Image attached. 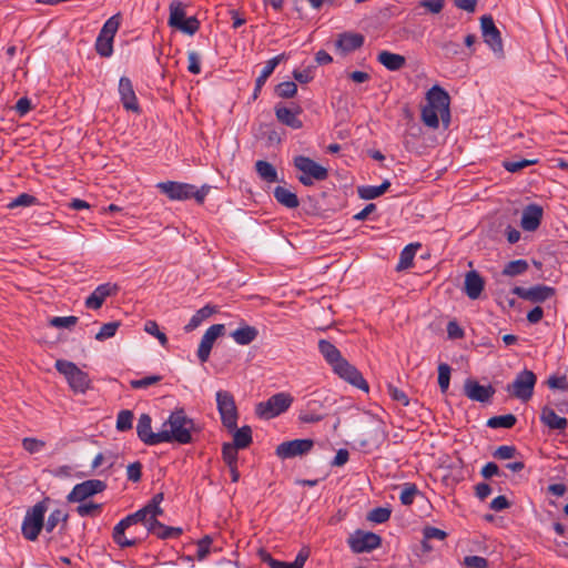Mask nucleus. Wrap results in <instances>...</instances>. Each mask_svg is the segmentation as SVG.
<instances>
[{"instance_id":"obj_54","label":"nucleus","mask_w":568,"mask_h":568,"mask_svg":"<svg viewBox=\"0 0 568 568\" xmlns=\"http://www.w3.org/2000/svg\"><path fill=\"white\" fill-rule=\"evenodd\" d=\"M390 517V510L388 508L384 507H377L369 511L367 518L368 520L376 523V524H383L387 521Z\"/></svg>"},{"instance_id":"obj_37","label":"nucleus","mask_w":568,"mask_h":568,"mask_svg":"<svg viewBox=\"0 0 568 568\" xmlns=\"http://www.w3.org/2000/svg\"><path fill=\"white\" fill-rule=\"evenodd\" d=\"M420 247L419 243L416 244H408L404 247V250L400 252L399 255V262L397 264V270H406L409 268L413 264L414 256L416 254V251Z\"/></svg>"},{"instance_id":"obj_5","label":"nucleus","mask_w":568,"mask_h":568,"mask_svg":"<svg viewBox=\"0 0 568 568\" xmlns=\"http://www.w3.org/2000/svg\"><path fill=\"white\" fill-rule=\"evenodd\" d=\"M47 509V503L42 500L27 510L21 526L22 536L27 540L34 541L39 537L41 530L44 528V515Z\"/></svg>"},{"instance_id":"obj_31","label":"nucleus","mask_w":568,"mask_h":568,"mask_svg":"<svg viewBox=\"0 0 568 568\" xmlns=\"http://www.w3.org/2000/svg\"><path fill=\"white\" fill-rule=\"evenodd\" d=\"M257 329L250 325L241 326L231 333L232 338L239 345H248L257 337Z\"/></svg>"},{"instance_id":"obj_64","label":"nucleus","mask_w":568,"mask_h":568,"mask_svg":"<svg viewBox=\"0 0 568 568\" xmlns=\"http://www.w3.org/2000/svg\"><path fill=\"white\" fill-rule=\"evenodd\" d=\"M464 565L468 568H487L488 561L480 556H466L464 558Z\"/></svg>"},{"instance_id":"obj_40","label":"nucleus","mask_w":568,"mask_h":568,"mask_svg":"<svg viewBox=\"0 0 568 568\" xmlns=\"http://www.w3.org/2000/svg\"><path fill=\"white\" fill-rule=\"evenodd\" d=\"M233 444L235 447L243 449L252 443V430L250 426H243L235 430L233 435Z\"/></svg>"},{"instance_id":"obj_51","label":"nucleus","mask_w":568,"mask_h":568,"mask_svg":"<svg viewBox=\"0 0 568 568\" xmlns=\"http://www.w3.org/2000/svg\"><path fill=\"white\" fill-rule=\"evenodd\" d=\"M237 447L230 443H224L222 447L223 460L227 466L237 464Z\"/></svg>"},{"instance_id":"obj_19","label":"nucleus","mask_w":568,"mask_h":568,"mask_svg":"<svg viewBox=\"0 0 568 568\" xmlns=\"http://www.w3.org/2000/svg\"><path fill=\"white\" fill-rule=\"evenodd\" d=\"M119 93H120L121 102L125 110L136 112V113L140 111L136 95L133 90L132 82L129 78L122 77L120 79Z\"/></svg>"},{"instance_id":"obj_18","label":"nucleus","mask_w":568,"mask_h":568,"mask_svg":"<svg viewBox=\"0 0 568 568\" xmlns=\"http://www.w3.org/2000/svg\"><path fill=\"white\" fill-rule=\"evenodd\" d=\"M151 417L148 414H142L139 417L136 425L138 437L146 445H158L161 443V430L158 433L152 432Z\"/></svg>"},{"instance_id":"obj_11","label":"nucleus","mask_w":568,"mask_h":568,"mask_svg":"<svg viewBox=\"0 0 568 568\" xmlns=\"http://www.w3.org/2000/svg\"><path fill=\"white\" fill-rule=\"evenodd\" d=\"M382 539L371 531L356 530L349 538L348 545L355 554L368 552L381 546Z\"/></svg>"},{"instance_id":"obj_27","label":"nucleus","mask_w":568,"mask_h":568,"mask_svg":"<svg viewBox=\"0 0 568 568\" xmlns=\"http://www.w3.org/2000/svg\"><path fill=\"white\" fill-rule=\"evenodd\" d=\"M284 59V54H278L272 59H270L264 65L261 74L257 77L255 82V89L253 98L256 99L262 87L266 82L267 78L273 73L274 69L278 65V63Z\"/></svg>"},{"instance_id":"obj_8","label":"nucleus","mask_w":568,"mask_h":568,"mask_svg":"<svg viewBox=\"0 0 568 568\" xmlns=\"http://www.w3.org/2000/svg\"><path fill=\"white\" fill-rule=\"evenodd\" d=\"M537 377L532 371L524 369L519 372L514 382L506 386V392L521 402H527L532 397Z\"/></svg>"},{"instance_id":"obj_57","label":"nucleus","mask_w":568,"mask_h":568,"mask_svg":"<svg viewBox=\"0 0 568 568\" xmlns=\"http://www.w3.org/2000/svg\"><path fill=\"white\" fill-rule=\"evenodd\" d=\"M160 381H162V376L151 375V376L143 377L141 379H132L130 382V386L134 389L146 388L149 386H152V385L159 383Z\"/></svg>"},{"instance_id":"obj_34","label":"nucleus","mask_w":568,"mask_h":568,"mask_svg":"<svg viewBox=\"0 0 568 568\" xmlns=\"http://www.w3.org/2000/svg\"><path fill=\"white\" fill-rule=\"evenodd\" d=\"M169 10H170V16H169L168 23L171 28L176 29L179 27V24L181 22H183V20H185V18H186L185 17V6L179 0H173L170 3Z\"/></svg>"},{"instance_id":"obj_4","label":"nucleus","mask_w":568,"mask_h":568,"mask_svg":"<svg viewBox=\"0 0 568 568\" xmlns=\"http://www.w3.org/2000/svg\"><path fill=\"white\" fill-rule=\"evenodd\" d=\"M54 366L55 369L65 377L70 388L74 393L84 394L90 388L91 379L88 373L80 369L74 363L58 359Z\"/></svg>"},{"instance_id":"obj_55","label":"nucleus","mask_w":568,"mask_h":568,"mask_svg":"<svg viewBox=\"0 0 568 568\" xmlns=\"http://www.w3.org/2000/svg\"><path fill=\"white\" fill-rule=\"evenodd\" d=\"M95 50L101 57L108 58L113 53V41L98 36Z\"/></svg>"},{"instance_id":"obj_61","label":"nucleus","mask_w":568,"mask_h":568,"mask_svg":"<svg viewBox=\"0 0 568 568\" xmlns=\"http://www.w3.org/2000/svg\"><path fill=\"white\" fill-rule=\"evenodd\" d=\"M49 323L51 326H54L58 328H69V327L74 326L78 323V317L77 316H64V317L55 316V317H52Z\"/></svg>"},{"instance_id":"obj_35","label":"nucleus","mask_w":568,"mask_h":568,"mask_svg":"<svg viewBox=\"0 0 568 568\" xmlns=\"http://www.w3.org/2000/svg\"><path fill=\"white\" fill-rule=\"evenodd\" d=\"M153 517H155V515L145 505L143 508L135 511L134 514L126 516L121 521L125 523L128 526H131V525L138 524V523H142L148 529L149 524H150V521H152Z\"/></svg>"},{"instance_id":"obj_9","label":"nucleus","mask_w":568,"mask_h":568,"mask_svg":"<svg viewBox=\"0 0 568 568\" xmlns=\"http://www.w3.org/2000/svg\"><path fill=\"white\" fill-rule=\"evenodd\" d=\"M216 404L223 425L230 430H234L237 425V409L233 395L227 390H219Z\"/></svg>"},{"instance_id":"obj_28","label":"nucleus","mask_w":568,"mask_h":568,"mask_svg":"<svg viewBox=\"0 0 568 568\" xmlns=\"http://www.w3.org/2000/svg\"><path fill=\"white\" fill-rule=\"evenodd\" d=\"M300 113V109L296 111H293L285 106H276L275 108V115L277 120L292 128V129H300L302 128V121L297 118V114Z\"/></svg>"},{"instance_id":"obj_36","label":"nucleus","mask_w":568,"mask_h":568,"mask_svg":"<svg viewBox=\"0 0 568 568\" xmlns=\"http://www.w3.org/2000/svg\"><path fill=\"white\" fill-rule=\"evenodd\" d=\"M389 186H390V182L386 180L378 186H372V185L359 186L357 189V193L361 199L373 200V199H376V197L381 196L382 194H384L388 190Z\"/></svg>"},{"instance_id":"obj_2","label":"nucleus","mask_w":568,"mask_h":568,"mask_svg":"<svg viewBox=\"0 0 568 568\" xmlns=\"http://www.w3.org/2000/svg\"><path fill=\"white\" fill-rule=\"evenodd\" d=\"M194 424L183 409L174 410L161 429V443L176 442L179 444H189L192 442L191 430Z\"/></svg>"},{"instance_id":"obj_50","label":"nucleus","mask_w":568,"mask_h":568,"mask_svg":"<svg viewBox=\"0 0 568 568\" xmlns=\"http://www.w3.org/2000/svg\"><path fill=\"white\" fill-rule=\"evenodd\" d=\"M200 28V21L195 17L185 18L183 22L179 24L176 30L193 36Z\"/></svg>"},{"instance_id":"obj_56","label":"nucleus","mask_w":568,"mask_h":568,"mask_svg":"<svg viewBox=\"0 0 568 568\" xmlns=\"http://www.w3.org/2000/svg\"><path fill=\"white\" fill-rule=\"evenodd\" d=\"M418 494V489L413 484H406L400 491L399 499L403 505H412L415 496Z\"/></svg>"},{"instance_id":"obj_30","label":"nucleus","mask_w":568,"mask_h":568,"mask_svg":"<svg viewBox=\"0 0 568 568\" xmlns=\"http://www.w3.org/2000/svg\"><path fill=\"white\" fill-rule=\"evenodd\" d=\"M148 531L158 536L159 538L166 539L172 537H178L182 534V529L179 527H168L160 521L156 520V517H153L152 521L149 524Z\"/></svg>"},{"instance_id":"obj_39","label":"nucleus","mask_w":568,"mask_h":568,"mask_svg":"<svg viewBox=\"0 0 568 568\" xmlns=\"http://www.w3.org/2000/svg\"><path fill=\"white\" fill-rule=\"evenodd\" d=\"M125 523L120 521L113 528V540L122 548L134 546L136 544L135 539H129L125 537V529L129 528Z\"/></svg>"},{"instance_id":"obj_3","label":"nucleus","mask_w":568,"mask_h":568,"mask_svg":"<svg viewBox=\"0 0 568 568\" xmlns=\"http://www.w3.org/2000/svg\"><path fill=\"white\" fill-rule=\"evenodd\" d=\"M156 187L171 201H185L193 197L200 204L204 202L210 191L209 185L196 189L192 184L174 181L159 182Z\"/></svg>"},{"instance_id":"obj_13","label":"nucleus","mask_w":568,"mask_h":568,"mask_svg":"<svg viewBox=\"0 0 568 568\" xmlns=\"http://www.w3.org/2000/svg\"><path fill=\"white\" fill-rule=\"evenodd\" d=\"M333 372L338 375L342 379L349 383L351 385L368 392V384L364 379L362 373L353 366L348 361L344 359L341 364L335 366Z\"/></svg>"},{"instance_id":"obj_59","label":"nucleus","mask_w":568,"mask_h":568,"mask_svg":"<svg viewBox=\"0 0 568 568\" xmlns=\"http://www.w3.org/2000/svg\"><path fill=\"white\" fill-rule=\"evenodd\" d=\"M445 6V0H420L418 7L426 9L432 14L442 12Z\"/></svg>"},{"instance_id":"obj_6","label":"nucleus","mask_w":568,"mask_h":568,"mask_svg":"<svg viewBox=\"0 0 568 568\" xmlns=\"http://www.w3.org/2000/svg\"><path fill=\"white\" fill-rule=\"evenodd\" d=\"M294 165L302 172L298 176V181L305 186L313 185L314 181H324L328 176L326 168L304 155L294 158Z\"/></svg>"},{"instance_id":"obj_58","label":"nucleus","mask_w":568,"mask_h":568,"mask_svg":"<svg viewBox=\"0 0 568 568\" xmlns=\"http://www.w3.org/2000/svg\"><path fill=\"white\" fill-rule=\"evenodd\" d=\"M296 92L297 85L292 81L282 82L276 87V93L281 98H292Z\"/></svg>"},{"instance_id":"obj_23","label":"nucleus","mask_w":568,"mask_h":568,"mask_svg":"<svg viewBox=\"0 0 568 568\" xmlns=\"http://www.w3.org/2000/svg\"><path fill=\"white\" fill-rule=\"evenodd\" d=\"M364 43V37L359 33H351L345 32L342 33L337 41H336V48L342 53H348L352 51H355L356 49L361 48Z\"/></svg>"},{"instance_id":"obj_29","label":"nucleus","mask_w":568,"mask_h":568,"mask_svg":"<svg viewBox=\"0 0 568 568\" xmlns=\"http://www.w3.org/2000/svg\"><path fill=\"white\" fill-rule=\"evenodd\" d=\"M322 403L317 399H308L306 408L300 414V420L303 423H317L324 418V415L320 413Z\"/></svg>"},{"instance_id":"obj_41","label":"nucleus","mask_w":568,"mask_h":568,"mask_svg":"<svg viewBox=\"0 0 568 568\" xmlns=\"http://www.w3.org/2000/svg\"><path fill=\"white\" fill-rule=\"evenodd\" d=\"M75 511L81 517H95L102 511V504H97L91 500L78 503Z\"/></svg>"},{"instance_id":"obj_21","label":"nucleus","mask_w":568,"mask_h":568,"mask_svg":"<svg viewBox=\"0 0 568 568\" xmlns=\"http://www.w3.org/2000/svg\"><path fill=\"white\" fill-rule=\"evenodd\" d=\"M541 217L542 207L537 204H529L523 211L520 225L525 231L532 232L539 227Z\"/></svg>"},{"instance_id":"obj_48","label":"nucleus","mask_w":568,"mask_h":568,"mask_svg":"<svg viewBox=\"0 0 568 568\" xmlns=\"http://www.w3.org/2000/svg\"><path fill=\"white\" fill-rule=\"evenodd\" d=\"M450 382V367L449 365L442 363L438 365V385L443 393L449 387Z\"/></svg>"},{"instance_id":"obj_52","label":"nucleus","mask_w":568,"mask_h":568,"mask_svg":"<svg viewBox=\"0 0 568 568\" xmlns=\"http://www.w3.org/2000/svg\"><path fill=\"white\" fill-rule=\"evenodd\" d=\"M538 163L537 159H530V160H519V161H504L503 166L508 172H518L523 170L526 166L534 165Z\"/></svg>"},{"instance_id":"obj_25","label":"nucleus","mask_w":568,"mask_h":568,"mask_svg":"<svg viewBox=\"0 0 568 568\" xmlns=\"http://www.w3.org/2000/svg\"><path fill=\"white\" fill-rule=\"evenodd\" d=\"M540 420L550 429L565 430L568 426L567 419L558 416L556 412L549 406L542 407L540 413Z\"/></svg>"},{"instance_id":"obj_15","label":"nucleus","mask_w":568,"mask_h":568,"mask_svg":"<svg viewBox=\"0 0 568 568\" xmlns=\"http://www.w3.org/2000/svg\"><path fill=\"white\" fill-rule=\"evenodd\" d=\"M224 329L223 324H214L205 331L197 348V357L201 363H205L209 359L215 341L223 335Z\"/></svg>"},{"instance_id":"obj_24","label":"nucleus","mask_w":568,"mask_h":568,"mask_svg":"<svg viewBox=\"0 0 568 568\" xmlns=\"http://www.w3.org/2000/svg\"><path fill=\"white\" fill-rule=\"evenodd\" d=\"M318 349L332 369L345 359L337 347L326 339L318 341Z\"/></svg>"},{"instance_id":"obj_26","label":"nucleus","mask_w":568,"mask_h":568,"mask_svg":"<svg viewBox=\"0 0 568 568\" xmlns=\"http://www.w3.org/2000/svg\"><path fill=\"white\" fill-rule=\"evenodd\" d=\"M377 61L389 71H398L406 64L404 55L389 51H381L377 54Z\"/></svg>"},{"instance_id":"obj_62","label":"nucleus","mask_w":568,"mask_h":568,"mask_svg":"<svg viewBox=\"0 0 568 568\" xmlns=\"http://www.w3.org/2000/svg\"><path fill=\"white\" fill-rule=\"evenodd\" d=\"M37 202V199L33 195L28 193H22L18 195L14 200H12L9 204V209H14L18 206H30Z\"/></svg>"},{"instance_id":"obj_10","label":"nucleus","mask_w":568,"mask_h":568,"mask_svg":"<svg viewBox=\"0 0 568 568\" xmlns=\"http://www.w3.org/2000/svg\"><path fill=\"white\" fill-rule=\"evenodd\" d=\"M106 484L100 479H88L77 484L67 496L68 503H82L92 496L104 491Z\"/></svg>"},{"instance_id":"obj_43","label":"nucleus","mask_w":568,"mask_h":568,"mask_svg":"<svg viewBox=\"0 0 568 568\" xmlns=\"http://www.w3.org/2000/svg\"><path fill=\"white\" fill-rule=\"evenodd\" d=\"M516 420L517 418L513 414L494 416L488 419L487 426L491 428H511Z\"/></svg>"},{"instance_id":"obj_17","label":"nucleus","mask_w":568,"mask_h":568,"mask_svg":"<svg viewBox=\"0 0 568 568\" xmlns=\"http://www.w3.org/2000/svg\"><path fill=\"white\" fill-rule=\"evenodd\" d=\"M464 392L469 399L480 403L488 402L495 394V389L493 386H483L474 379L465 381Z\"/></svg>"},{"instance_id":"obj_14","label":"nucleus","mask_w":568,"mask_h":568,"mask_svg":"<svg viewBox=\"0 0 568 568\" xmlns=\"http://www.w3.org/2000/svg\"><path fill=\"white\" fill-rule=\"evenodd\" d=\"M480 28L484 41L490 47L495 53L503 52V41L499 30L490 16H483L480 19Z\"/></svg>"},{"instance_id":"obj_32","label":"nucleus","mask_w":568,"mask_h":568,"mask_svg":"<svg viewBox=\"0 0 568 568\" xmlns=\"http://www.w3.org/2000/svg\"><path fill=\"white\" fill-rule=\"evenodd\" d=\"M274 197L278 203L288 209H295L300 205L297 195L291 190L283 186H276L274 189Z\"/></svg>"},{"instance_id":"obj_7","label":"nucleus","mask_w":568,"mask_h":568,"mask_svg":"<svg viewBox=\"0 0 568 568\" xmlns=\"http://www.w3.org/2000/svg\"><path fill=\"white\" fill-rule=\"evenodd\" d=\"M293 403V397L288 393H277L267 400L256 405L255 413L260 418L272 419L286 412Z\"/></svg>"},{"instance_id":"obj_20","label":"nucleus","mask_w":568,"mask_h":568,"mask_svg":"<svg viewBox=\"0 0 568 568\" xmlns=\"http://www.w3.org/2000/svg\"><path fill=\"white\" fill-rule=\"evenodd\" d=\"M118 292V285L104 283L99 285L90 296L85 300V306L92 310H99L106 297L114 295Z\"/></svg>"},{"instance_id":"obj_44","label":"nucleus","mask_w":568,"mask_h":568,"mask_svg":"<svg viewBox=\"0 0 568 568\" xmlns=\"http://www.w3.org/2000/svg\"><path fill=\"white\" fill-rule=\"evenodd\" d=\"M67 519H68L67 513H64L61 509H55L49 515L43 527L48 532H52L60 521L65 523Z\"/></svg>"},{"instance_id":"obj_12","label":"nucleus","mask_w":568,"mask_h":568,"mask_svg":"<svg viewBox=\"0 0 568 568\" xmlns=\"http://www.w3.org/2000/svg\"><path fill=\"white\" fill-rule=\"evenodd\" d=\"M314 440L308 438L283 442L276 447V455L282 459L303 456L311 452Z\"/></svg>"},{"instance_id":"obj_38","label":"nucleus","mask_w":568,"mask_h":568,"mask_svg":"<svg viewBox=\"0 0 568 568\" xmlns=\"http://www.w3.org/2000/svg\"><path fill=\"white\" fill-rule=\"evenodd\" d=\"M214 313V308L206 305L202 308H200L190 320V322L185 325L184 329L186 332H192L196 327L201 325V323L210 317Z\"/></svg>"},{"instance_id":"obj_45","label":"nucleus","mask_w":568,"mask_h":568,"mask_svg":"<svg viewBox=\"0 0 568 568\" xmlns=\"http://www.w3.org/2000/svg\"><path fill=\"white\" fill-rule=\"evenodd\" d=\"M528 270V263L525 260H516L509 262L504 271L503 274L507 276H516L519 274H523Z\"/></svg>"},{"instance_id":"obj_33","label":"nucleus","mask_w":568,"mask_h":568,"mask_svg":"<svg viewBox=\"0 0 568 568\" xmlns=\"http://www.w3.org/2000/svg\"><path fill=\"white\" fill-rule=\"evenodd\" d=\"M255 170L258 176L267 183H274L278 181L276 169L267 161L258 160L255 163Z\"/></svg>"},{"instance_id":"obj_49","label":"nucleus","mask_w":568,"mask_h":568,"mask_svg":"<svg viewBox=\"0 0 568 568\" xmlns=\"http://www.w3.org/2000/svg\"><path fill=\"white\" fill-rule=\"evenodd\" d=\"M144 331L158 338L162 346H166L168 337L163 332L159 329V325L155 321H146L144 324Z\"/></svg>"},{"instance_id":"obj_1","label":"nucleus","mask_w":568,"mask_h":568,"mask_svg":"<svg viewBox=\"0 0 568 568\" xmlns=\"http://www.w3.org/2000/svg\"><path fill=\"white\" fill-rule=\"evenodd\" d=\"M427 104L422 109V121L425 125L437 129L439 119L447 128L450 122V98L439 85L432 87L426 93Z\"/></svg>"},{"instance_id":"obj_60","label":"nucleus","mask_w":568,"mask_h":568,"mask_svg":"<svg viewBox=\"0 0 568 568\" xmlns=\"http://www.w3.org/2000/svg\"><path fill=\"white\" fill-rule=\"evenodd\" d=\"M212 544V538L210 536H204L196 544V557L199 560H203L210 554V547Z\"/></svg>"},{"instance_id":"obj_53","label":"nucleus","mask_w":568,"mask_h":568,"mask_svg":"<svg viewBox=\"0 0 568 568\" xmlns=\"http://www.w3.org/2000/svg\"><path fill=\"white\" fill-rule=\"evenodd\" d=\"M45 446V442L34 438V437H26L22 439V447L30 454H36L41 452Z\"/></svg>"},{"instance_id":"obj_22","label":"nucleus","mask_w":568,"mask_h":568,"mask_svg":"<svg viewBox=\"0 0 568 568\" xmlns=\"http://www.w3.org/2000/svg\"><path fill=\"white\" fill-rule=\"evenodd\" d=\"M464 288L470 300H477L484 290V280L476 271H470L465 275Z\"/></svg>"},{"instance_id":"obj_63","label":"nucleus","mask_w":568,"mask_h":568,"mask_svg":"<svg viewBox=\"0 0 568 568\" xmlns=\"http://www.w3.org/2000/svg\"><path fill=\"white\" fill-rule=\"evenodd\" d=\"M546 384L551 389L568 390V378L566 376H550Z\"/></svg>"},{"instance_id":"obj_46","label":"nucleus","mask_w":568,"mask_h":568,"mask_svg":"<svg viewBox=\"0 0 568 568\" xmlns=\"http://www.w3.org/2000/svg\"><path fill=\"white\" fill-rule=\"evenodd\" d=\"M133 413L129 409H123L116 417V429L119 432H126L132 428Z\"/></svg>"},{"instance_id":"obj_16","label":"nucleus","mask_w":568,"mask_h":568,"mask_svg":"<svg viewBox=\"0 0 568 568\" xmlns=\"http://www.w3.org/2000/svg\"><path fill=\"white\" fill-rule=\"evenodd\" d=\"M513 293L524 300L541 303L555 295V288L547 285H536L529 288L516 286Z\"/></svg>"},{"instance_id":"obj_47","label":"nucleus","mask_w":568,"mask_h":568,"mask_svg":"<svg viewBox=\"0 0 568 568\" xmlns=\"http://www.w3.org/2000/svg\"><path fill=\"white\" fill-rule=\"evenodd\" d=\"M119 327L120 322L118 321L103 324L100 331L95 334V339L102 342L113 337Z\"/></svg>"},{"instance_id":"obj_42","label":"nucleus","mask_w":568,"mask_h":568,"mask_svg":"<svg viewBox=\"0 0 568 568\" xmlns=\"http://www.w3.org/2000/svg\"><path fill=\"white\" fill-rule=\"evenodd\" d=\"M120 27V14H114L109 18L103 24L99 37L113 41L115 33Z\"/></svg>"}]
</instances>
